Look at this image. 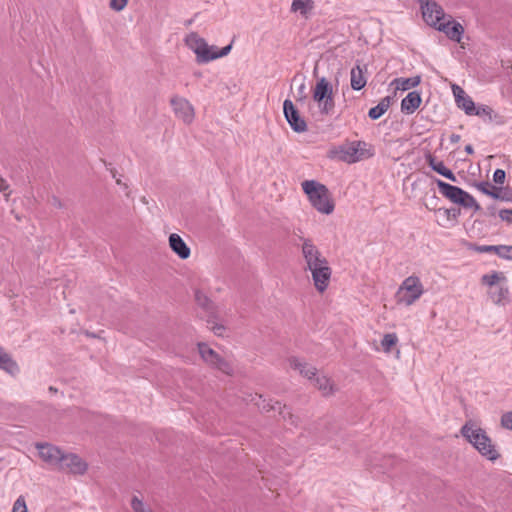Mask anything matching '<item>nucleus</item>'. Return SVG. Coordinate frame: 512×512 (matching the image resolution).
<instances>
[{"mask_svg":"<svg viewBox=\"0 0 512 512\" xmlns=\"http://www.w3.org/2000/svg\"><path fill=\"white\" fill-rule=\"evenodd\" d=\"M301 253L305 262L304 270L309 271L313 284L319 293L329 286L332 269L327 258L309 238H302Z\"/></svg>","mask_w":512,"mask_h":512,"instance_id":"1","label":"nucleus"},{"mask_svg":"<svg viewBox=\"0 0 512 512\" xmlns=\"http://www.w3.org/2000/svg\"><path fill=\"white\" fill-rule=\"evenodd\" d=\"M424 21L436 30L443 32L453 41L460 42L464 33L463 26L446 15L441 5L432 0H419Z\"/></svg>","mask_w":512,"mask_h":512,"instance_id":"2","label":"nucleus"},{"mask_svg":"<svg viewBox=\"0 0 512 512\" xmlns=\"http://www.w3.org/2000/svg\"><path fill=\"white\" fill-rule=\"evenodd\" d=\"M460 434L487 460L496 461L500 457L495 444L487 435L486 431L474 422H466L462 426Z\"/></svg>","mask_w":512,"mask_h":512,"instance_id":"3","label":"nucleus"},{"mask_svg":"<svg viewBox=\"0 0 512 512\" xmlns=\"http://www.w3.org/2000/svg\"><path fill=\"white\" fill-rule=\"evenodd\" d=\"M301 186L311 205L319 213L329 215L334 211V202L328 188L324 184L316 180H305Z\"/></svg>","mask_w":512,"mask_h":512,"instance_id":"4","label":"nucleus"},{"mask_svg":"<svg viewBox=\"0 0 512 512\" xmlns=\"http://www.w3.org/2000/svg\"><path fill=\"white\" fill-rule=\"evenodd\" d=\"M185 44L196 54L198 63H207L214 59L226 56L231 50V44L218 50L215 46H209L204 38L192 32L185 37Z\"/></svg>","mask_w":512,"mask_h":512,"instance_id":"5","label":"nucleus"},{"mask_svg":"<svg viewBox=\"0 0 512 512\" xmlns=\"http://www.w3.org/2000/svg\"><path fill=\"white\" fill-rule=\"evenodd\" d=\"M197 350L201 360L211 369L217 370L227 376L234 375V368L232 364L222 357L218 352L212 349L205 342L197 343Z\"/></svg>","mask_w":512,"mask_h":512,"instance_id":"6","label":"nucleus"},{"mask_svg":"<svg viewBox=\"0 0 512 512\" xmlns=\"http://www.w3.org/2000/svg\"><path fill=\"white\" fill-rule=\"evenodd\" d=\"M423 291L420 279L416 276H410L400 285L396 293V301L398 304L410 306L420 298Z\"/></svg>","mask_w":512,"mask_h":512,"instance_id":"7","label":"nucleus"},{"mask_svg":"<svg viewBox=\"0 0 512 512\" xmlns=\"http://www.w3.org/2000/svg\"><path fill=\"white\" fill-rule=\"evenodd\" d=\"M313 99L319 104L322 114H329L335 107L332 85L325 77H322L316 84L313 92Z\"/></svg>","mask_w":512,"mask_h":512,"instance_id":"8","label":"nucleus"},{"mask_svg":"<svg viewBox=\"0 0 512 512\" xmlns=\"http://www.w3.org/2000/svg\"><path fill=\"white\" fill-rule=\"evenodd\" d=\"M35 448L38 450L39 458L50 468L57 470L61 463L64 450L49 442H37Z\"/></svg>","mask_w":512,"mask_h":512,"instance_id":"9","label":"nucleus"},{"mask_svg":"<svg viewBox=\"0 0 512 512\" xmlns=\"http://www.w3.org/2000/svg\"><path fill=\"white\" fill-rule=\"evenodd\" d=\"M88 470V463L79 455L64 451L61 463L57 471L67 472L73 475H84Z\"/></svg>","mask_w":512,"mask_h":512,"instance_id":"10","label":"nucleus"},{"mask_svg":"<svg viewBox=\"0 0 512 512\" xmlns=\"http://www.w3.org/2000/svg\"><path fill=\"white\" fill-rule=\"evenodd\" d=\"M175 116L184 124L190 125L195 118V109L193 105L183 97L174 96L170 100Z\"/></svg>","mask_w":512,"mask_h":512,"instance_id":"11","label":"nucleus"},{"mask_svg":"<svg viewBox=\"0 0 512 512\" xmlns=\"http://www.w3.org/2000/svg\"><path fill=\"white\" fill-rule=\"evenodd\" d=\"M283 110L287 122L295 132L303 133L307 130L306 121L300 116L299 111L291 100L286 99L284 101Z\"/></svg>","mask_w":512,"mask_h":512,"instance_id":"12","label":"nucleus"},{"mask_svg":"<svg viewBox=\"0 0 512 512\" xmlns=\"http://www.w3.org/2000/svg\"><path fill=\"white\" fill-rule=\"evenodd\" d=\"M287 362L291 369L298 371L302 377L309 381L317 375L318 369L303 358L290 356Z\"/></svg>","mask_w":512,"mask_h":512,"instance_id":"13","label":"nucleus"},{"mask_svg":"<svg viewBox=\"0 0 512 512\" xmlns=\"http://www.w3.org/2000/svg\"><path fill=\"white\" fill-rule=\"evenodd\" d=\"M310 381L324 397L333 396L339 390L335 382L325 374L317 373V375Z\"/></svg>","mask_w":512,"mask_h":512,"instance_id":"14","label":"nucleus"},{"mask_svg":"<svg viewBox=\"0 0 512 512\" xmlns=\"http://www.w3.org/2000/svg\"><path fill=\"white\" fill-rule=\"evenodd\" d=\"M261 413L272 414V415H284L291 416V411L286 405H282L278 401L266 400L262 396H259V400L256 402Z\"/></svg>","mask_w":512,"mask_h":512,"instance_id":"15","label":"nucleus"},{"mask_svg":"<svg viewBox=\"0 0 512 512\" xmlns=\"http://www.w3.org/2000/svg\"><path fill=\"white\" fill-rule=\"evenodd\" d=\"M437 186L441 194L448 198L450 201L459 205L462 203L466 191L457 186L448 184L442 180H437Z\"/></svg>","mask_w":512,"mask_h":512,"instance_id":"16","label":"nucleus"},{"mask_svg":"<svg viewBox=\"0 0 512 512\" xmlns=\"http://www.w3.org/2000/svg\"><path fill=\"white\" fill-rule=\"evenodd\" d=\"M367 71V65H360L359 61H357L356 66L353 67L350 72V84L353 90L359 91L366 86Z\"/></svg>","mask_w":512,"mask_h":512,"instance_id":"17","label":"nucleus"},{"mask_svg":"<svg viewBox=\"0 0 512 512\" xmlns=\"http://www.w3.org/2000/svg\"><path fill=\"white\" fill-rule=\"evenodd\" d=\"M169 246L171 250L180 258L187 259L189 258L191 251L184 240L180 237V235L176 233H172L169 236Z\"/></svg>","mask_w":512,"mask_h":512,"instance_id":"18","label":"nucleus"},{"mask_svg":"<svg viewBox=\"0 0 512 512\" xmlns=\"http://www.w3.org/2000/svg\"><path fill=\"white\" fill-rule=\"evenodd\" d=\"M421 102L422 98L418 91L409 92L401 101V110L406 114H412L418 109Z\"/></svg>","mask_w":512,"mask_h":512,"instance_id":"19","label":"nucleus"},{"mask_svg":"<svg viewBox=\"0 0 512 512\" xmlns=\"http://www.w3.org/2000/svg\"><path fill=\"white\" fill-rule=\"evenodd\" d=\"M195 301L197 305L208 314V316H217V305L205 293L197 290L195 292Z\"/></svg>","mask_w":512,"mask_h":512,"instance_id":"20","label":"nucleus"},{"mask_svg":"<svg viewBox=\"0 0 512 512\" xmlns=\"http://www.w3.org/2000/svg\"><path fill=\"white\" fill-rule=\"evenodd\" d=\"M0 369L10 375H16L19 372L17 362L0 346Z\"/></svg>","mask_w":512,"mask_h":512,"instance_id":"21","label":"nucleus"},{"mask_svg":"<svg viewBox=\"0 0 512 512\" xmlns=\"http://www.w3.org/2000/svg\"><path fill=\"white\" fill-rule=\"evenodd\" d=\"M390 104H391V97L386 96V97L382 98L380 100V102L375 107H372L369 110L368 116L372 120L379 119L389 109Z\"/></svg>","mask_w":512,"mask_h":512,"instance_id":"22","label":"nucleus"},{"mask_svg":"<svg viewBox=\"0 0 512 512\" xmlns=\"http://www.w3.org/2000/svg\"><path fill=\"white\" fill-rule=\"evenodd\" d=\"M420 76H414L410 78H396L392 84H396L397 89L408 90L414 88L420 84Z\"/></svg>","mask_w":512,"mask_h":512,"instance_id":"23","label":"nucleus"},{"mask_svg":"<svg viewBox=\"0 0 512 512\" xmlns=\"http://www.w3.org/2000/svg\"><path fill=\"white\" fill-rule=\"evenodd\" d=\"M361 142L353 143L344 151L343 159L348 163H354L361 159V154L359 153V146Z\"/></svg>","mask_w":512,"mask_h":512,"instance_id":"24","label":"nucleus"},{"mask_svg":"<svg viewBox=\"0 0 512 512\" xmlns=\"http://www.w3.org/2000/svg\"><path fill=\"white\" fill-rule=\"evenodd\" d=\"M218 315L216 317L208 316L207 324L209 325L210 330L218 337H224L226 332V326L217 321Z\"/></svg>","mask_w":512,"mask_h":512,"instance_id":"25","label":"nucleus"},{"mask_svg":"<svg viewBox=\"0 0 512 512\" xmlns=\"http://www.w3.org/2000/svg\"><path fill=\"white\" fill-rule=\"evenodd\" d=\"M491 298L496 304H506L509 301V290L507 287H498L491 292Z\"/></svg>","mask_w":512,"mask_h":512,"instance_id":"26","label":"nucleus"},{"mask_svg":"<svg viewBox=\"0 0 512 512\" xmlns=\"http://www.w3.org/2000/svg\"><path fill=\"white\" fill-rule=\"evenodd\" d=\"M473 115L479 117H487L489 122H492L497 117V115L494 113V110L487 105H480L478 107L475 106Z\"/></svg>","mask_w":512,"mask_h":512,"instance_id":"27","label":"nucleus"},{"mask_svg":"<svg viewBox=\"0 0 512 512\" xmlns=\"http://www.w3.org/2000/svg\"><path fill=\"white\" fill-rule=\"evenodd\" d=\"M130 506L133 512H154L143 499L137 495H133L130 501Z\"/></svg>","mask_w":512,"mask_h":512,"instance_id":"28","label":"nucleus"},{"mask_svg":"<svg viewBox=\"0 0 512 512\" xmlns=\"http://www.w3.org/2000/svg\"><path fill=\"white\" fill-rule=\"evenodd\" d=\"M398 341V338L395 333L385 334L381 340V346L383 351L389 353L391 351L392 346H394Z\"/></svg>","mask_w":512,"mask_h":512,"instance_id":"29","label":"nucleus"},{"mask_svg":"<svg viewBox=\"0 0 512 512\" xmlns=\"http://www.w3.org/2000/svg\"><path fill=\"white\" fill-rule=\"evenodd\" d=\"M457 106L459 108H461L462 110H464V112L469 115V116H472L473 115V112H474V108H475V103L474 101L471 99V97L469 96H466L465 98L462 99V101H460V103H456Z\"/></svg>","mask_w":512,"mask_h":512,"instance_id":"30","label":"nucleus"},{"mask_svg":"<svg viewBox=\"0 0 512 512\" xmlns=\"http://www.w3.org/2000/svg\"><path fill=\"white\" fill-rule=\"evenodd\" d=\"M434 171L453 182L456 181L454 173L444 165L443 161L437 163V166L434 167Z\"/></svg>","mask_w":512,"mask_h":512,"instance_id":"31","label":"nucleus"},{"mask_svg":"<svg viewBox=\"0 0 512 512\" xmlns=\"http://www.w3.org/2000/svg\"><path fill=\"white\" fill-rule=\"evenodd\" d=\"M477 189L482 193L491 196L492 198H496V194L498 192V188L491 186L489 182H480L476 185Z\"/></svg>","mask_w":512,"mask_h":512,"instance_id":"32","label":"nucleus"},{"mask_svg":"<svg viewBox=\"0 0 512 512\" xmlns=\"http://www.w3.org/2000/svg\"><path fill=\"white\" fill-rule=\"evenodd\" d=\"M307 7H312L311 0H293L291 9L293 11H300L302 14H305L307 11Z\"/></svg>","mask_w":512,"mask_h":512,"instance_id":"33","label":"nucleus"},{"mask_svg":"<svg viewBox=\"0 0 512 512\" xmlns=\"http://www.w3.org/2000/svg\"><path fill=\"white\" fill-rule=\"evenodd\" d=\"M505 276L501 273L494 272L491 275H484L482 277V282L489 286L495 285L498 281L504 280Z\"/></svg>","mask_w":512,"mask_h":512,"instance_id":"34","label":"nucleus"},{"mask_svg":"<svg viewBox=\"0 0 512 512\" xmlns=\"http://www.w3.org/2000/svg\"><path fill=\"white\" fill-rule=\"evenodd\" d=\"M461 206L465 208H474L475 211H478L481 209L480 205L476 202L473 196H471L469 193L466 192L465 196L463 197Z\"/></svg>","mask_w":512,"mask_h":512,"instance_id":"35","label":"nucleus"},{"mask_svg":"<svg viewBox=\"0 0 512 512\" xmlns=\"http://www.w3.org/2000/svg\"><path fill=\"white\" fill-rule=\"evenodd\" d=\"M11 512H28L26 501L23 496H19L15 500Z\"/></svg>","mask_w":512,"mask_h":512,"instance_id":"36","label":"nucleus"},{"mask_svg":"<svg viewBox=\"0 0 512 512\" xmlns=\"http://www.w3.org/2000/svg\"><path fill=\"white\" fill-rule=\"evenodd\" d=\"M497 255L501 258L512 260V245H498Z\"/></svg>","mask_w":512,"mask_h":512,"instance_id":"37","label":"nucleus"},{"mask_svg":"<svg viewBox=\"0 0 512 512\" xmlns=\"http://www.w3.org/2000/svg\"><path fill=\"white\" fill-rule=\"evenodd\" d=\"M451 88L456 103H460V101H462V99L467 96L465 91L460 86L453 84Z\"/></svg>","mask_w":512,"mask_h":512,"instance_id":"38","label":"nucleus"},{"mask_svg":"<svg viewBox=\"0 0 512 512\" xmlns=\"http://www.w3.org/2000/svg\"><path fill=\"white\" fill-rule=\"evenodd\" d=\"M496 196L497 197L495 199L506 202H512V189L505 188L503 191H498Z\"/></svg>","mask_w":512,"mask_h":512,"instance_id":"39","label":"nucleus"},{"mask_svg":"<svg viewBox=\"0 0 512 512\" xmlns=\"http://www.w3.org/2000/svg\"><path fill=\"white\" fill-rule=\"evenodd\" d=\"M128 0H110L109 7L116 11L120 12L127 6Z\"/></svg>","mask_w":512,"mask_h":512,"instance_id":"40","label":"nucleus"},{"mask_svg":"<svg viewBox=\"0 0 512 512\" xmlns=\"http://www.w3.org/2000/svg\"><path fill=\"white\" fill-rule=\"evenodd\" d=\"M0 192L4 193V197L6 200L9 199V197L11 195L10 186L7 183V181L2 177H0Z\"/></svg>","mask_w":512,"mask_h":512,"instance_id":"41","label":"nucleus"},{"mask_svg":"<svg viewBox=\"0 0 512 512\" xmlns=\"http://www.w3.org/2000/svg\"><path fill=\"white\" fill-rule=\"evenodd\" d=\"M506 173L502 169H496L493 175V180L497 184H503L505 181Z\"/></svg>","mask_w":512,"mask_h":512,"instance_id":"42","label":"nucleus"},{"mask_svg":"<svg viewBox=\"0 0 512 512\" xmlns=\"http://www.w3.org/2000/svg\"><path fill=\"white\" fill-rule=\"evenodd\" d=\"M499 217L508 223H512V209H502L499 212Z\"/></svg>","mask_w":512,"mask_h":512,"instance_id":"43","label":"nucleus"},{"mask_svg":"<svg viewBox=\"0 0 512 512\" xmlns=\"http://www.w3.org/2000/svg\"><path fill=\"white\" fill-rule=\"evenodd\" d=\"M425 159L432 170H434V167L437 166V163H439V161H437L436 158L430 152H427L425 154Z\"/></svg>","mask_w":512,"mask_h":512,"instance_id":"44","label":"nucleus"},{"mask_svg":"<svg viewBox=\"0 0 512 512\" xmlns=\"http://www.w3.org/2000/svg\"><path fill=\"white\" fill-rule=\"evenodd\" d=\"M497 249H498V246H480V247H477L476 250L479 251V252H495L497 254Z\"/></svg>","mask_w":512,"mask_h":512,"instance_id":"45","label":"nucleus"},{"mask_svg":"<svg viewBox=\"0 0 512 512\" xmlns=\"http://www.w3.org/2000/svg\"><path fill=\"white\" fill-rule=\"evenodd\" d=\"M446 214L448 218L456 219L460 215V209H448L446 210Z\"/></svg>","mask_w":512,"mask_h":512,"instance_id":"46","label":"nucleus"},{"mask_svg":"<svg viewBox=\"0 0 512 512\" xmlns=\"http://www.w3.org/2000/svg\"><path fill=\"white\" fill-rule=\"evenodd\" d=\"M502 426L512 430V418H501Z\"/></svg>","mask_w":512,"mask_h":512,"instance_id":"47","label":"nucleus"},{"mask_svg":"<svg viewBox=\"0 0 512 512\" xmlns=\"http://www.w3.org/2000/svg\"><path fill=\"white\" fill-rule=\"evenodd\" d=\"M52 204L59 209L63 208L62 201L56 196L52 197Z\"/></svg>","mask_w":512,"mask_h":512,"instance_id":"48","label":"nucleus"},{"mask_svg":"<svg viewBox=\"0 0 512 512\" xmlns=\"http://www.w3.org/2000/svg\"><path fill=\"white\" fill-rule=\"evenodd\" d=\"M305 88H306L305 83L302 82L300 84L299 88H298V94H299L301 99L306 97V95H305Z\"/></svg>","mask_w":512,"mask_h":512,"instance_id":"49","label":"nucleus"},{"mask_svg":"<svg viewBox=\"0 0 512 512\" xmlns=\"http://www.w3.org/2000/svg\"><path fill=\"white\" fill-rule=\"evenodd\" d=\"M460 138H461V137H460V135H458V134H452V135L450 136V141H451L452 143H457V142H459V141H460Z\"/></svg>","mask_w":512,"mask_h":512,"instance_id":"50","label":"nucleus"},{"mask_svg":"<svg viewBox=\"0 0 512 512\" xmlns=\"http://www.w3.org/2000/svg\"><path fill=\"white\" fill-rule=\"evenodd\" d=\"M465 151L468 153V154H473L474 150H473V147L472 145H466L465 147Z\"/></svg>","mask_w":512,"mask_h":512,"instance_id":"51","label":"nucleus"},{"mask_svg":"<svg viewBox=\"0 0 512 512\" xmlns=\"http://www.w3.org/2000/svg\"><path fill=\"white\" fill-rule=\"evenodd\" d=\"M116 184L120 185V186H123L125 189L128 188V185L126 183H123L121 179H117L116 180Z\"/></svg>","mask_w":512,"mask_h":512,"instance_id":"52","label":"nucleus"},{"mask_svg":"<svg viewBox=\"0 0 512 512\" xmlns=\"http://www.w3.org/2000/svg\"><path fill=\"white\" fill-rule=\"evenodd\" d=\"M49 391L52 392V393H56L57 392V388H55L53 386H50L49 387Z\"/></svg>","mask_w":512,"mask_h":512,"instance_id":"53","label":"nucleus"},{"mask_svg":"<svg viewBox=\"0 0 512 512\" xmlns=\"http://www.w3.org/2000/svg\"><path fill=\"white\" fill-rule=\"evenodd\" d=\"M87 335H88L89 337H92V338H95V337H96V335H95L94 333H89V332H87Z\"/></svg>","mask_w":512,"mask_h":512,"instance_id":"54","label":"nucleus"},{"mask_svg":"<svg viewBox=\"0 0 512 512\" xmlns=\"http://www.w3.org/2000/svg\"><path fill=\"white\" fill-rule=\"evenodd\" d=\"M503 416H509V417H512V411L507 412V413H506V414H504Z\"/></svg>","mask_w":512,"mask_h":512,"instance_id":"55","label":"nucleus"}]
</instances>
